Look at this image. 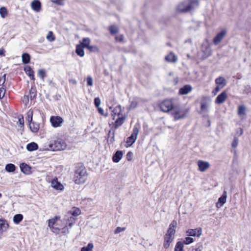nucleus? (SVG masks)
<instances>
[{"instance_id": "nucleus-1", "label": "nucleus", "mask_w": 251, "mask_h": 251, "mask_svg": "<svg viewBox=\"0 0 251 251\" xmlns=\"http://www.w3.org/2000/svg\"><path fill=\"white\" fill-rule=\"evenodd\" d=\"M66 148L65 142L61 139H58L52 143L50 141H47L45 143L42 148L45 151H62Z\"/></svg>"}, {"instance_id": "nucleus-2", "label": "nucleus", "mask_w": 251, "mask_h": 251, "mask_svg": "<svg viewBox=\"0 0 251 251\" xmlns=\"http://www.w3.org/2000/svg\"><path fill=\"white\" fill-rule=\"evenodd\" d=\"M199 5V0H188L180 3L176 9L179 12H186L198 7Z\"/></svg>"}, {"instance_id": "nucleus-3", "label": "nucleus", "mask_w": 251, "mask_h": 251, "mask_svg": "<svg viewBox=\"0 0 251 251\" xmlns=\"http://www.w3.org/2000/svg\"><path fill=\"white\" fill-rule=\"evenodd\" d=\"M65 223H66V219L61 220L59 217H55L48 221L49 226L54 233H58L61 227L65 226Z\"/></svg>"}, {"instance_id": "nucleus-4", "label": "nucleus", "mask_w": 251, "mask_h": 251, "mask_svg": "<svg viewBox=\"0 0 251 251\" xmlns=\"http://www.w3.org/2000/svg\"><path fill=\"white\" fill-rule=\"evenodd\" d=\"M87 178V173L84 168L77 170L74 176V181L76 184H84L86 182Z\"/></svg>"}, {"instance_id": "nucleus-5", "label": "nucleus", "mask_w": 251, "mask_h": 251, "mask_svg": "<svg viewBox=\"0 0 251 251\" xmlns=\"http://www.w3.org/2000/svg\"><path fill=\"white\" fill-rule=\"evenodd\" d=\"M187 110L180 107H174L172 110L171 114L175 121L179 120L186 117Z\"/></svg>"}, {"instance_id": "nucleus-6", "label": "nucleus", "mask_w": 251, "mask_h": 251, "mask_svg": "<svg viewBox=\"0 0 251 251\" xmlns=\"http://www.w3.org/2000/svg\"><path fill=\"white\" fill-rule=\"evenodd\" d=\"M209 106L210 103L208 100V98L206 97H202L201 98V102L200 113L203 116H208Z\"/></svg>"}, {"instance_id": "nucleus-7", "label": "nucleus", "mask_w": 251, "mask_h": 251, "mask_svg": "<svg viewBox=\"0 0 251 251\" xmlns=\"http://www.w3.org/2000/svg\"><path fill=\"white\" fill-rule=\"evenodd\" d=\"M33 111L29 110L27 113V120L29 123V126L31 131L33 132L36 133L39 129L40 125L36 122H31L32 120Z\"/></svg>"}, {"instance_id": "nucleus-8", "label": "nucleus", "mask_w": 251, "mask_h": 251, "mask_svg": "<svg viewBox=\"0 0 251 251\" xmlns=\"http://www.w3.org/2000/svg\"><path fill=\"white\" fill-rule=\"evenodd\" d=\"M159 107L161 110L164 112H168L174 108L172 101L170 100H165L162 101Z\"/></svg>"}, {"instance_id": "nucleus-9", "label": "nucleus", "mask_w": 251, "mask_h": 251, "mask_svg": "<svg viewBox=\"0 0 251 251\" xmlns=\"http://www.w3.org/2000/svg\"><path fill=\"white\" fill-rule=\"evenodd\" d=\"M139 133V129L137 127H134L132 134L129 136L126 141L127 147L131 146L136 140Z\"/></svg>"}, {"instance_id": "nucleus-10", "label": "nucleus", "mask_w": 251, "mask_h": 251, "mask_svg": "<svg viewBox=\"0 0 251 251\" xmlns=\"http://www.w3.org/2000/svg\"><path fill=\"white\" fill-rule=\"evenodd\" d=\"M227 34L226 29H223L218 33L213 39V42L215 45H218L224 38Z\"/></svg>"}, {"instance_id": "nucleus-11", "label": "nucleus", "mask_w": 251, "mask_h": 251, "mask_svg": "<svg viewBox=\"0 0 251 251\" xmlns=\"http://www.w3.org/2000/svg\"><path fill=\"white\" fill-rule=\"evenodd\" d=\"M176 226L177 222L176 220H173L170 224L169 228L166 235L174 238Z\"/></svg>"}, {"instance_id": "nucleus-12", "label": "nucleus", "mask_w": 251, "mask_h": 251, "mask_svg": "<svg viewBox=\"0 0 251 251\" xmlns=\"http://www.w3.org/2000/svg\"><path fill=\"white\" fill-rule=\"evenodd\" d=\"M197 165L198 166V170L201 172H205L210 166V163L208 162L201 160L198 161Z\"/></svg>"}, {"instance_id": "nucleus-13", "label": "nucleus", "mask_w": 251, "mask_h": 251, "mask_svg": "<svg viewBox=\"0 0 251 251\" xmlns=\"http://www.w3.org/2000/svg\"><path fill=\"white\" fill-rule=\"evenodd\" d=\"M50 122L53 127H57L61 126L63 120L59 116H52L50 118Z\"/></svg>"}, {"instance_id": "nucleus-14", "label": "nucleus", "mask_w": 251, "mask_h": 251, "mask_svg": "<svg viewBox=\"0 0 251 251\" xmlns=\"http://www.w3.org/2000/svg\"><path fill=\"white\" fill-rule=\"evenodd\" d=\"M187 235L189 236L200 237L202 234V229L201 227L195 229H189L186 231Z\"/></svg>"}, {"instance_id": "nucleus-15", "label": "nucleus", "mask_w": 251, "mask_h": 251, "mask_svg": "<svg viewBox=\"0 0 251 251\" xmlns=\"http://www.w3.org/2000/svg\"><path fill=\"white\" fill-rule=\"evenodd\" d=\"M51 186L54 189L57 190L62 191L64 188L63 184L58 181L57 178H55L51 180Z\"/></svg>"}, {"instance_id": "nucleus-16", "label": "nucleus", "mask_w": 251, "mask_h": 251, "mask_svg": "<svg viewBox=\"0 0 251 251\" xmlns=\"http://www.w3.org/2000/svg\"><path fill=\"white\" fill-rule=\"evenodd\" d=\"M227 95L226 92H223L215 99V103L217 104H221L223 103L227 99Z\"/></svg>"}, {"instance_id": "nucleus-17", "label": "nucleus", "mask_w": 251, "mask_h": 251, "mask_svg": "<svg viewBox=\"0 0 251 251\" xmlns=\"http://www.w3.org/2000/svg\"><path fill=\"white\" fill-rule=\"evenodd\" d=\"M192 87L190 85H185L179 90V94L181 95H187L192 91Z\"/></svg>"}, {"instance_id": "nucleus-18", "label": "nucleus", "mask_w": 251, "mask_h": 251, "mask_svg": "<svg viewBox=\"0 0 251 251\" xmlns=\"http://www.w3.org/2000/svg\"><path fill=\"white\" fill-rule=\"evenodd\" d=\"M226 192L224 191L223 195L218 199V202L216 203L217 207H221L226 202Z\"/></svg>"}, {"instance_id": "nucleus-19", "label": "nucleus", "mask_w": 251, "mask_h": 251, "mask_svg": "<svg viewBox=\"0 0 251 251\" xmlns=\"http://www.w3.org/2000/svg\"><path fill=\"white\" fill-rule=\"evenodd\" d=\"M165 60L170 63H176L177 61V57L173 52H171L165 56Z\"/></svg>"}, {"instance_id": "nucleus-20", "label": "nucleus", "mask_w": 251, "mask_h": 251, "mask_svg": "<svg viewBox=\"0 0 251 251\" xmlns=\"http://www.w3.org/2000/svg\"><path fill=\"white\" fill-rule=\"evenodd\" d=\"M31 7L34 11L38 12L41 10V2L38 0H34L31 2Z\"/></svg>"}, {"instance_id": "nucleus-21", "label": "nucleus", "mask_w": 251, "mask_h": 251, "mask_svg": "<svg viewBox=\"0 0 251 251\" xmlns=\"http://www.w3.org/2000/svg\"><path fill=\"white\" fill-rule=\"evenodd\" d=\"M174 238L172 237H170L169 236H167L165 235V238H164V242L163 244V246L165 249H167L170 247V245L171 243L173 242L174 240Z\"/></svg>"}, {"instance_id": "nucleus-22", "label": "nucleus", "mask_w": 251, "mask_h": 251, "mask_svg": "<svg viewBox=\"0 0 251 251\" xmlns=\"http://www.w3.org/2000/svg\"><path fill=\"white\" fill-rule=\"evenodd\" d=\"M216 84L221 87V88H223L226 85V79L222 76H220L215 79Z\"/></svg>"}, {"instance_id": "nucleus-23", "label": "nucleus", "mask_w": 251, "mask_h": 251, "mask_svg": "<svg viewBox=\"0 0 251 251\" xmlns=\"http://www.w3.org/2000/svg\"><path fill=\"white\" fill-rule=\"evenodd\" d=\"M20 169L21 171L26 175L30 174V167L25 163H22L20 165Z\"/></svg>"}, {"instance_id": "nucleus-24", "label": "nucleus", "mask_w": 251, "mask_h": 251, "mask_svg": "<svg viewBox=\"0 0 251 251\" xmlns=\"http://www.w3.org/2000/svg\"><path fill=\"white\" fill-rule=\"evenodd\" d=\"M123 156V152L120 151H118L113 155L112 159L113 162L115 163L119 162L122 159Z\"/></svg>"}, {"instance_id": "nucleus-25", "label": "nucleus", "mask_w": 251, "mask_h": 251, "mask_svg": "<svg viewBox=\"0 0 251 251\" xmlns=\"http://www.w3.org/2000/svg\"><path fill=\"white\" fill-rule=\"evenodd\" d=\"M25 71L27 75H28L31 80H34V72L31 68L29 66L25 67Z\"/></svg>"}, {"instance_id": "nucleus-26", "label": "nucleus", "mask_w": 251, "mask_h": 251, "mask_svg": "<svg viewBox=\"0 0 251 251\" xmlns=\"http://www.w3.org/2000/svg\"><path fill=\"white\" fill-rule=\"evenodd\" d=\"M26 149L29 151H36L38 149V145L35 142H31L27 145Z\"/></svg>"}, {"instance_id": "nucleus-27", "label": "nucleus", "mask_w": 251, "mask_h": 251, "mask_svg": "<svg viewBox=\"0 0 251 251\" xmlns=\"http://www.w3.org/2000/svg\"><path fill=\"white\" fill-rule=\"evenodd\" d=\"M84 47L80 44L77 45L76 47L75 52L80 57H83L84 55V52L83 50Z\"/></svg>"}, {"instance_id": "nucleus-28", "label": "nucleus", "mask_w": 251, "mask_h": 251, "mask_svg": "<svg viewBox=\"0 0 251 251\" xmlns=\"http://www.w3.org/2000/svg\"><path fill=\"white\" fill-rule=\"evenodd\" d=\"M69 213L73 216L76 217L81 214V210L79 208L74 207L70 210Z\"/></svg>"}, {"instance_id": "nucleus-29", "label": "nucleus", "mask_w": 251, "mask_h": 251, "mask_svg": "<svg viewBox=\"0 0 251 251\" xmlns=\"http://www.w3.org/2000/svg\"><path fill=\"white\" fill-rule=\"evenodd\" d=\"M91 43V40L89 38H84L82 41L80 42V45H82L84 48H88Z\"/></svg>"}, {"instance_id": "nucleus-30", "label": "nucleus", "mask_w": 251, "mask_h": 251, "mask_svg": "<svg viewBox=\"0 0 251 251\" xmlns=\"http://www.w3.org/2000/svg\"><path fill=\"white\" fill-rule=\"evenodd\" d=\"M8 225L5 220L0 219V230L5 231L8 228Z\"/></svg>"}, {"instance_id": "nucleus-31", "label": "nucleus", "mask_w": 251, "mask_h": 251, "mask_svg": "<svg viewBox=\"0 0 251 251\" xmlns=\"http://www.w3.org/2000/svg\"><path fill=\"white\" fill-rule=\"evenodd\" d=\"M138 105V100L137 99H134L130 101V105L128 109L129 110L135 109Z\"/></svg>"}, {"instance_id": "nucleus-32", "label": "nucleus", "mask_w": 251, "mask_h": 251, "mask_svg": "<svg viewBox=\"0 0 251 251\" xmlns=\"http://www.w3.org/2000/svg\"><path fill=\"white\" fill-rule=\"evenodd\" d=\"M64 219H66V223H65V224L68 225L70 228H71L75 223V219L73 217H67V216H65Z\"/></svg>"}, {"instance_id": "nucleus-33", "label": "nucleus", "mask_w": 251, "mask_h": 251, "mask_svg": "<svg viewBox=\"0 0 251 251\" xmlns=\"http://www.w3.org/2000/svg\"><path fill=\"white\" fill-rule=\"evenodd\" d=\"M22 62L24 64H27L29 62L30 57L29 54L24 53L22 55Z\"/></svg>"}, {"instance_id": "nucleus-34", "label": "nucleus", "mask_w": 251, "mask_h": 251, "mask_svg": "<svg viewBox=\"0 0 251 251\" xmlns=\"http://www.w3.org/2000/svg\"><path fill=\"white\" fill-rule=\"evenodd\" d=\"M23 216L21 214L15 215L13 217V222L16 224H19L23 220Z\"/></svg>"}, {"instance_id": "nucleus-35", "label": "nucleus", "mask_w": 251, "mask_h": 251, "mask_svg": "<svg viewBox=\"0 0 251 251\" xmlns=\"http://www.w3.org/2000/svg\"><path fill=\"white\" fill-rule=\"evenodd\" d=\"M183 248V243L181 241H178L175 246V251H184Z\"/></svg>"}, {"instance_id": "nucleus-36", "label": "nucleus", "mask_w": 251, "mask_h": 251, "mask_svg": "<svg viewBox=\"0 0 251 251\" xmlns=\"http://www.w3.org/2000/svg\"><path fill=\"white\" fill-rule=\"evenodd\" d=\"M15 169V166L11 163L7 164L5 166V170L8 172H14Z\"/></svg>"}, {"instance_id": "nucleus-37", "label": "nucleus", "mask_w": 251, "mask_h": 251, "mask_svg": "<svg viewBox=\"0 0 251 251\" xmlns=\"http://www.w3.org/2000/svg\"><path fill=\"white\" fill-rule=\"evenodd\" d=\"M8 14V11L5 7L0 8V15L2 18H5Z\"/></svg>"}, {"instance_id": "nucleus-38", "label": "nucleus", "mask_w": 251, "mask_h": 251, "mask_svg": "<svg viewBox=\"0 0 251 251\" xmlns=\"http://www.w3.org/2000/svg\"><path fill=\"white\" fill-rule=\"evenodd\" d=\"M94 245L93 243H89L87 246L83 247L81 249V251H93Z\"/></svg>"}, {"instance_id": "nucleus-39", "label": "nucleus", "mask_w": 251, "mask_h": 251, "mask_svg": "<svg viewBox=\"0 0 251 251\" xmlns=\"http://www.w3.org/2000/svg\"><path fill=\"white\" fill-rule=\"evenodd\" d=\"M46 39L49 42H53L55 40V37L53 35V32L51 31H50L48 32L46 36Z\"/></svg>"}, {"instance_id": "nucleus-40", "label": "nucleus", "mask_w": 251, "mask_h": 251, "mask_svg": "<svg viewBox=\"0 0 251 251\" xmlns=\"http://www.w3.org/2000/svg\"><path fill=\"white\" fill-rule=\"evenodd\" d=\"M125 118L124 117H119L115 122V126L118 127L121 126L124 122Z\"/></svg>"}, {"instance_id": "nucleus-41", "label": "nucleus", "mask_w": 251, "mask_h": 251, "mask_svg": "<svg viewBox=\"0 0 251 251\" xmlns=\"http://www.w3.org/2000/svg\"><path fill=\"white\" fill-rule=\"evenodd\" d=\"M246 107L244 105H240L238 107V114L239 115H242L244 114Z\"/></svg>"}, {"instance_id": "nucleus-42", "label": "nucleus", "mask_w": 251, "mask_h": 251, "mask_svg": "<svg viewBox=\"0 0 251 251\" xmlns=\"http://www.w3.org/2000/svg\"><path fill=\"white\" fill-rule=\"evenodd\" d=\"M194 242V240L193 239V238L190 237H186V238H185L184 240L183 244H185L186 245H189L193 243Z\"/></svg>"}, {"instance_id": "nucleus-43", "label": "nucleus", "mask_w": 251, "mask_h": 251, "mask_svg": "<svg viewBox=\"0 0 251 251\" xmlns=\"http://www.w3.org/2000/svg\"><path fill=\"white\" fill-rule=\"evenodd\" d=\"M121 112V106L120 105L115 107L113 110V113L115 115L118 114L119 115L120 114Z\"/></svg>"}, {"instance_id": "nucleus-44", "label": "nucleus", "mask_w": 251, "mask_h": 251, "mask_svg": "<svg viewBox=\"0 0 251 251\" xmlns=\"http://www.w3.org/2000/svg\"><path fill=\"white\" fill-rule=\"evenodd\" d=\"M110 32L112 34H115L118 32L117 27L115 25H112L109 28Z\"/></svg>"}, {"instance_id": "nucleus-45", "label": "nucleus", "mask_w": 251, "mask_h": 251, "mask_svg": "<svg viewBox=\"0 0 251 251\" xmlns=\"http://www.w3.org/2000/svg\"><path fill=\"white\" fill-rule=\"evenodd\" d=\"M91 51H99V48L96 46H90L87 48Z\"/></svg>"}, {"instance_id": "nucleus-46", "label": "nucleus", "mask_w": 251, "mask_h": 251, "mask_svg": "<svg viewBox=\"0 0 251 251\" xmlns=\"http://www.w3.org/2000/svg\"><path fill=\"white\" fill-rule=\"evenodd\" d=\"M38 75L42 79L44 80V77L45 76V71L43 69L39 70L38 71Z\"/></svg>"}, {"instance_id": "nucleus-47", "label": "nucleus", "mask_w": 251, "mask_h": 251, "mask_svg": "<svg viewBox=\"0 0 251 251\" xmlns=\"http://www.w3.org/2000/svg\"><path fill=\"white\" fill-rule=\"evenodd\" d=\"M87 85L92 86L93 85V79L91 76H88L87 78Z\"/></svg>"}, {"instance_id": "nucleus-48", "label": "nucleus", "mask_w": 251, "mask_h": 251, "mask_svg": "<svg viewBox=\"0 0 251 251\" xmlns=\"http://www.w3.org/2000/svg\"><path fill=\"white\" fill-rule=\"evenodd\" d=\"M6 80V75H3L1 77H0V85H2V87H4V84Z\"/></svg>"}, {"instance_id": "nucleus-49", "label": "nucleus", "mask_w": 251, "mask_h": 251, "mask_svg": "<svg viewBox=\"0 0 251 251\" xmlns=\"http://www.w3.org/2000/svg\"><path fill=\"white\" fill-rule=\"evenodd\" d=\"M238 139L236 137H234L231 145L232 148H236L237 147L238 144Z\"/></svg>"}, {"instance_id": "nucleus-50", "label": "nucleus", "mask_w": 251, "mask_h": 251, "mask_svg": "<svg viewBox=\"0 0 251 251\" xmlns=\"http://www.w3.org/2000/svg\"><path fill=\"white\" fill-rule=\"evenodd\" d=\"M5 93V89L4 87H1L0 88V99H2L4 96Z\"/></svg>"}, {"instance_id": "nucleus-51", "label": "nucleus", "mask_w": 251, "mask_h": 251, "mask_svg": "<svg viewBox=\"0 0 251 251\" xmlns=\"http://www.w3.org/2000/svg\"><path fill=\"white\" fill-rule=\"evenodd\" d=\"M62 230V233L65 234H67L69 233V228L67 227V225L65 224L62 227H61Z\"/></svg>"}, {"instance_id": "nucleus-52", "label": "nucleus", "mask_w": 251, "mask_h": 251, "mask_svg": "<svg viewBox=\"0 0 251 251\" xmlns=\"http://www.w3.org/2000/svg\"><path fill=\"white\" fill-rule=\"evenodd\" d=\"M126 230V227H117L115 230V233H119Z\"/></svg>"}, {"instance_id": "nucleus-53", "label": "nucleus", "mask_w": 251, "mask_h": 251, "mask_svg": "<svg viewBox=\"0 0 251 251\" xmlns=\"http://www.w3.org/2000/svg\"><path fill=\"white\" fill-rule=\"evenodd\" d=\"M95 104L97 107H99L100 104V100L99 98H96L94 100Z\"/></svg>"}, {"instance_id": "nucleus-54", "label": "nucleus", "mask_w": 251, "mask_h": 251, "mask_svg": "<svg viewBox=\"0 0 251 251\" xmlns=\"http://www.w3.org/2000/svg\"><path fill=\"white\" fill-rule=\"evenodd\" d=\"M23 102L26 105L28 103L29 99L27 96H24L22 99Z\"/></svg>"}, {"instance_id": "nucleus-55", "label": "nucleus", "mask_w": 251, "mask_h": 251, "mask_svg": "<svg viewBox=\"0 0 251 251\" xmlns=\"http://www.w3.org/2000/svg\"><path fill=\"white\" fill-rule=\"evenodd\" d=\"M132 155H133V153L132 152H128L127 154H126V158H127V159L128 160V161H130L131 159H132Z\"/></svg>"}, {"instance_id": "nucleus-56", "label": "nucleus", "mask_w": 251, "mask_h": 251, "mask_svg": "<svg viewBox=\"0 0 251 251\" xmlns=\"http://www.w3.org/2000/svg\"><path fill=\"white\" fill-rule=\"evenodd\" d=\"M98 111H99V112L102 115H104L105 116H107V114H105L104 113V110H103L102 108H101V107H98Z\"/></svg>"}, {"instance_id": "nucleus-57", "label": "nucleus", "mask_w": 251, "mask_h": 251, "mask_svg": "<svg viewBox=\"0 0 251 251\" xmlns=\"http://www.w3.org/2000/svg\"><path fill=\"white\" fill-rule=\"evenodd\" d=\"M123 39H124V36L123 35H121L120 36H117L116 37V40L117 41L121 42L123 40Z\"/></svg>"}, {"instance_id": "nucleus-58", "label": "nucleus", "mask_w": 251, "mask_h": 251, "mask_svg": "<svg viewBox=\"0 0 251 251\" xmlns=\"http://www.w3.org/2000/svg\"><path fill=\"white\" fill-rule=\"evenodd\" d=\"M52 2L57 3L58 4H62L63 0H50Z\"/></svg>"}, {"instance_id": "nucleus-59", "label": "nucleus", "mask_w": 251, "mask_h": 251, "mask_svg": "<svg viewBox=\"0 0 251 251\" xmlns=\"http://www.w3.org/2000/svg\"><path fill=\"white\" fill-rule=\"evenodd\" d=\"M220 88H221V87L217 86L215 88V90L213 91V93L214 95H216L217 94V93L219 91Z\"/></svg>"}, {"instance_id": "nucleus-60", "label": "nucleus", "mask_w": 251, "mask_h": 251, "mask_svg": "<svg viewBox=\"0 0 251 251\" xmlns=\"http://www.w3.org/2000/svg\"><path fill=\"white\" fill-rule=\"evenodd\" d=\"M69 82L71 84H73V85H75L77 83V81L75 79L73 78H71L69 79Z\"/></svg>"}, {"instance_id": "nucleus-61", "label": "nucleus", "mask_w": 251, "mask_h": 251, "mask_svg": "<svg viewBox=\"0 0 251 251\" xmlns=\"http://www.w3.org/2000/svg\"><path fill=\"white\" fill-rule=\"evenodd\" d=\"M0 55L2 56H5L4 50L3 48L0 49Z\"/></svg>"}, {"instance_id": "nucleus-62", "label": "nucleus", "mask_w": 251, "mask_h": 251, "mask_svg": "<svg viewBox=\"0 0 251 251\" xmlns=\"http://www.w3.org/2000/svg\"><path fill=\"white\" fill-rule=\"evenodd\" d=\"M19 123L21 125H22V126H23L24 125V119L23 118L19 119Z\"/></svg>"}, {"instance_id": "nucleus-63", "label": "nucleus", "mask_w": 251, "mask_h": 251, "mask_svg": "<svg viewBox=\"0 0 251 251\" xmlns=\"http://www.w3.org/2000/svg\"><path fill=\"white\" fill-rule=\"evenodd\" d=\"M206 50H207V56H208V55H210V48H207L206 49Z\"/></svg>"}, {"instance_id": "nucleus-64", "label": "nucleus", "mask_w": 251, "mask_h": 251, "mask_svg": "<svg viewBox=\"0 0 251 251\" xmlns=\"http://www.w3.org/2000/svg\"><path fill=\"white\" fill-rule=\"evenodd\" d=\"M195 251H201V249L200 248H198L196 249H195Z\"/></svg>"}]
</instances>
